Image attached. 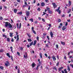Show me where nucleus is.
<instances>
[{
    "label": "nucleus",
    "instance_id": "f257e3e1",
    "mask_svg": "<svg viewBox=\"0 0 73 73\" xmlns=\"http://www.w3.org/2000/svg\"><path fill=\"white\" fill-rule=\"evenodd\" d=\"M5 27H7L8 26H9V28H12V25L10 23H8V22H5Z\"/></svg>",
    "mask_w": 73,
    "mask_h": 73
},
{
    "label": "nucleus",
    "instance_id": "f03ea898",
    "mask_svg": "<svg viewBox=\"0 0 73 73\" xmlns=\"http://www.w3.org/2000/svg\"><path fill=\"white\" fill-rule=\"evenodd\" d=\"M26 14L27 16H29V15H30V12L29 11H26Z\"/></svg>",
    "mask_w": 73,
    "mask_h": 73
},
{
    "label": "nucleus",
    "instance_id": "7ed1b4c3",
    "mask_svg": "<svg viewBox=\"0 0 73 73\" xmlns=\"http://www.w3.org/2000/svg\"><path fill=\"white\" fill-rule=\"evenodd\" d=\"M52 5H53V7L54 8H56V7H57V5H56V3H52Z\"/></svg>",
    "mask_w": 73,
    "mask_h": 73
},
{
    "label": "nucleus",
    "instance_id": "20e7f679",
    "mask_svg": "<svg viewBox=\"0 0 73 73\" xmlns=\"http://www.w3.org/2000/svg\"><path fill=\"white\" fill-rule=\"evenodd\" d=\"M50 35L51 37V38L53 37V35L54 34H53V33L52 31H50Z\"/></svg>",
    "mask_w": 73,
    "mask_h": 73
},
{
    "label": "nucleus",
    "instance_id": "39448f33",
    "mask_svg": "<svg viewBox=\"0 0 73 73\" xmlns=\"http://www.w3.org/2000/svg\"><path fill=\"white\" fill-rule=\"evenodd\" d=\"M52 58L54 61H56V57L55 56H52Z\"/></svg>",
    "mask_w": 73,
    "mask_h": 73
},
{
    "label": "nucleus",
    "instance_id": "423d86ee",
    "mask_svg": "<svg viewBox=\"0 0 73 73\" xmlns=\"http://www.w3.org/2000/svg\"><path fill=\"white\" fill-rule=\"evenodd\" d=\"M66 29V28L65 26H63L62 29V31H65V30Z\"/></svg>",
    "mask_w": 73,
    "mask_h": 73
},
{
    "label": "nucleus",
    "instance_id": "0eeeda50",
    "mask_svg": "<svg viewBox=\"0 0 73 73\" xmlns=\"http://www.w3.org/2000/svg\"><path fill=\"white\" fill-rule=\"evenodd\" d=\"M36 64H35V63H33L32 64V66L33 68H35V66H36Z\"/></svg>",
    "mask_w": 73,
    "mask_h": 73
},
{
    "label": "nucleus",
    "instance_id": "6e6552de",
    "mask_svg": "<svg viewBox=\"0 0 73 73\" xmlns=\"http://www.w3.org/2000/svg\"><path fill=\"white\" fill-rule=\"evenodd\" d=\"M68 7H70L71 5H72V2H71V1H68Z\"/></svg>",
    "mask_w": 73,
    "mask_h": 73
},
{
    "label": "nucleus",
    "instance_id": "1a4fd4ad",
    "mask_svg": "<svg viewBox=\"0 0 73 73\" xmlns=\"http://www.w3.org/2000/svg\"><path fill=\"white\" fill-rule=\"evenodd\" d=\"M41 6L42 7H44V6L45 5V4L44 3L42 2L41 3Z\"/></svg>",
    "mask_w": 73,
    "mask_h": 73
},
{
    "label": "nucleus",
    "instance_id": "9d476101",
    "mask_svg": "<svg viewBox=\"0 0 73 73\" xmlns=\"http://www.w3.org/2000/svg\"><path fill=\"white\" fill-rule=\"evenodd\" d=\"M62 69H63V67H61L59 68L58 69L59 72H60Z\"/></svg>",
    "mask_w": 73,
    "mask_h": 73
},
{
    "label": "nucleus",
    "instance_id": "9b49d317",
    "mask_svg": "<svg viewBox=\"0 0 73 73\" xmlns=\"http://www.w3.org/2000/svg\"><path fill=\"white\" fill-rule=\"evenodd\" d=\"M17 12V9H14V12L15 13H16Z\"/></svg>",
    "mask_w": 73,
    "mask_h": 73
},
{
    "label": "nucleus",
    "instance_id": "f8f14e48",
    "mask_svg": "<svg viewBox=\"0 0 73 73\" xmlns=\"http://www.w3.org/2000/svg\"><path fill=\"white\" fill-rule=\"evenodd\" d=\"M61 42L62 45H65V42H64L62 41H61Z\"/></svg>",
    "mask_w": 73,
    "mask_h": 73
},
{
    "label": "nucleus",
    "instance_id": "ddd939ff",
    "mask_svg": "<svg viewBox=\"0 0 73 73\" xmlns=\"http://www.w3.org/2000/svg\"><path fill=\"white\" fill-rule=\"evenodd\" d=\"M19 35H17V41H18L19 40Z\"/></svg>",
    "mask_w": 73,
    "mask_h": 73
},
{
    "label": "nucleus",
    "instance_id": "4468645a",
    "mask_svg": "<svg viewBox=\"0 0 73 73\" xmlns=\"http://www.w3.org/2000/svg\"><path fill=\"white\" fill-rule=\"evenodd\" d=\"M7 56L9 57V58H11V56H10V54L9 53H7L6 54Z\"/></svg>",
    "mask_w": 73,
    "mask_h": 73
},
{
    "label": "nucleus",
    "instance_id": "2eb2a0df",
    "mask_svg": "<svg viewBox=\"0 0 73 73\" xmlns=\"http://www.w3.org/2000/svg\"><path fill=\"white\" fill-rule=\"evenodd\" d=\"M67 69L68 71H70V67H69V66H67Z\"/></svg>",
    "mask_w": 73,
    "mask_h": 73
},
{
    "label": "nucleus",
    "instance_id": "dca6fc26",
    "mask_svg": "<svg viewBox=\"0 0 73 73\" xmlns=\"http://www.w3.org/2000/svg\"><path fill=\"white\" fill-rule=\"evenodd\" d=\"M10 48L11 49V52L13 53V49H12L13 48V47H12V46H11L10 47Z\"/></svg>",
    "mask_w": 73,
    "mask_h": 73
},
{
    "label": "nucleus",
    "instance_id": "f3484780",
    "mask_svg": "<svg viewBox=\"0 0 73 73\" xmlns=\"http://www.w3.org/2000/svg\"><path fill=\"white\" fill-rule=\"evenodd\" d=\"M22 14H23V13H22V12L21 11L18 13H17V15H19V14L21 15H22Z\"/></svg>",
    "mask_w": 73,
    "mask_h": 73
},
{
    "label": "nucleus",
    "instance_id": "a211bd4d",
    "mask_svg": "<svg viewBox=\"0 0 73 73\" xmlns=\"http://www.w3.org/2000/svg\"><path fill=\"white\" fill-rule=\"evenodd\" d=\"M7 42H10V38H7Z\"/></svg>",
    "mask_w": 73,
    "mask_h": 73
},
{
    "label": "nucleus",
    "instance_id": "6ab92c4d",
    "mask_svg": "<svg viewBox=\"0 0 73 73\" xmlns=\"http://www.w3.org/2000/svg\"><path fill=\"white\" fill-rule=\"evenodd\" d=\"M36 42H37V41H36V40H35L34 42L33 45H34V46H35V45H36Z\"/></svg>",
    "mask_w": 73,
    "mask_h": 73
},
{
    "label": "nucleus",
    "instance_id": "aec40b11",
    "mask_svg": "<svg viewBox=\"0 0 73 73\" xmlns=\"http://www.w3.org/2000/svg\"><path fill=\"white\" fill-rule=\"evenodd\" d=\"M28 42H31L32 41V39H31L29 38L27 39Z\"/></svg>",
    "mask_w": 73,
    "mask_h": 73
},
{
    "label": "nucleus",
    "instance_id": "412c9836",
    "mask_svg": "<svg viewBox=\"0 0 73 73\" xmlns=\"http://www.w3.org/2000/svg\"><path fill=\"white\" fill-rule=\"evenodd\" d=\"M63 70L65 72V73H68V72L66 70V69H65Z\"/></svg>",
    "mask_w": 73,
    "mask_h": 73
},
{
    "label": "nucleus",
    "instance_id": "4be33fe9",
    "mask_svg": "<svg viewBox=\"0 0 73 73\" xmlns=\"http://www.w3.org/2000/svg\"><path fill=\"white\" fill-rule=\"evenodd\" d=\"M71 11L72 10L71 9H69L68 11V12H67L68 13H70V12H71Z\"/></svg>",
    "mask_w": 73,
    "mask_h": 73
},
{
    "label": "nucleus",
    "instance_id": "5701e85b",
    "mask_svg": "<svg viewBox=\"0 0 73 73\" xmlns=\"http://www.w3.org/2000/svg\"><path fill=\"white\" fill-rule=\"evenodd\" d=\"M3 37H5L6 38H7V36H6V35H3Z\"/></svg>",
    "mask_w": 73,
    "mask_h": 73
},
{
    "label": "nucleus",
    "instance_id": "b1692460",
    "mask_svg": "<svg viewBox=\"0 0 73 73\" xmlns=\"http://www.w3.org/2000/svg\"><path fill=\"white\" fill-rule=\"evenodd\" d=\"M48 13L50 14H52V11H51L49 10V11H48Z\"/></svg>",
    "mask_w": 73,
    "mask_h": 73
},
{
    "label": "nucleus",
    "instance_id": "393cba45",
    "mask_svg": "<svg viewBox=\"0 0 73 73\" xmlns=\"http://www.w3.org/2000/svg\"><path fill=\"white\" fill-rule=\"evenodd\" d=\"M26 56H25V55L24 54V56H23L24 58H27V54H26Z\"/></svg>",
    "mask_w": 73,
    "mask_h": 73
},
{
    "label": "nucleus",
    "instance_id": "a878e982",
    "mask_svg": "<svg viewBox=\"0 0 73 73\" xmlns=\"http://www.w3.org/2000/svg\"><path fill=\"white\" fill-rule=\"evenodd\" d=\"M10 37H12V36H13V33H10Z\"/></svg>",
    "mask_w": 73,
    "mask_h": 73
},
{
    "label": "nucleus",
    "instance_id": "bb28decb",
    "mask_svg": "<svg viewBox=\"0 0 73 73\" xmlns=\"http://www.w3.org/2000/svg\"><path fill=\"white\" fill-rule=\"evenodd\" d=\"M59 9H60V7H58V8L56 10V11L58 12L60 10Z\"/></svg>",
    "mask_w": 73,
    "mask_h": 73
},
{
    "label": "nucleus",
    "instance_id": "cd10ccee",
    "mask_svg": "<svg viewBox=\"0 0 73 73\" xmlns=\"http://www.w3.org/2000/svg\"><path fill=\"white\" fill-rule=\"evenodd\" d=\"M0 68L1 70H3L4 69V67H3V66H0Z\"/></svg>",
    "mask_w": 73,
    "mask_h": 73
},
{
    "label": "nucleus",
    "instance_id": "c85d7f7f",
    "mask_svg": "<svg viewBox=\"0 0 73 73\" xmlns=\"http://www.w3.org/2000/svg\"><path fill=\"white\" fill-rule=\"evenodd\" d=\"M39 55L40 56V57L41 58H42V54H41V53H40Z\"/></svg>",
    "mask_w": 73,
    "mask_h": 73
},
{
    "label": "nucleus",
    "instance_id": "c756f323",
    "mask_svg": "<svg viewBox=\"0 0 73 73\" xmlns=\"http://www.w3.org/2000/svg\"><path fill=\"white\" fill-rule=\"evenodd\" d=\"M46 8L47 9V11H50V8H49L48 7H46Z\"/></svg>",
    "mask_w": 73,
    "mask_h": 73
},
{
    "label": "nucleus",
    "instance_id": "7c9ffc66",
    "mask_svg": "<svg viewBox=\"0 0 73 73\" xmlns=\"http://www.w3.org/2000/svg\"><path fill=\"white\" fill-rule=\"evenodd\" d=\"M53 69H54V70H55L56 71H57V68H56L55 67H53Z\"/></svg>",
    "mask_w": 73,
    "mask_h": 73
},
{
    "label": "nucleus",
    "instance_id": "2f4dec72",
    "mask_svg": "<svg viewBox=\"0 0 73 73\" xmlns=\"http://www.w3.org/2000/svg\"><path fill=\"white\" fill-rule=\"evenodd\" d=\"M3 20V18L1 16L0 17V20Z\"/></svg>",
    "mask_w": 73,
    "mask_h": 73
},
{
    "label": "nucleus",
    "instance_id": "473e14b6",
    "mask_svg": "<svg viewBox=\"0 0 73 73\" xmlns=\"http://www.w3.org/2000/svg\"><path fill=\"white\" fill-rule=\"evenodd\" d=\"M33 42H31L30 44V46H31V45H33Z\"/></svg>",
    "mask_w": 73,
    "mask_h": 73
},
{
    "label": "nucleus",
    "instance_id": "72a5a7b5",
    "mask_svg": "<svg viewBox=\"0 0 73 73\" xmlns=\"http://www.w3.org/2000/svg\"><path fill=\"white\" fill-rule=\"evenodd\" d=\"M21 23H20L19 24V29H20V28H21Z\"/></svg>",
    "mask_w": 73,
    "mask_h": 73
},
{
    "label": "nucleus",
    "instance_id": "f704fd0d",
    "mask_svg": "<svg viewBox=\"0 0 73 73\" xmlns=\"http://www.w3.org/2000/svg\"><path fill=\"white\" fill-rule=\"evenodd\" d=\"M56 49H58V44H56Z\"/></svg>",
    "mask_w": 73,
    "mask_h": 73
},
{
    "label": "nucleus",
    "instance_id": "c9c22d12",
    "mask_svg": "<svg viewBox=\"0 0 73 73\" xmlns=\"http://www.w3.org/2000/svg\"><path fill=\"white\" fill-rule=\"evenodd\" d=\"M61 21V20L60 19H59L58 21V23H60Z\"/></svg>",
    "mask_w": 73,
    "mask_h": 73
},
{
    "label": "nucleus",
    "instance_id": "e433bc0d",
    "mask_svg": "<svg viewBox=\"0 0 73 73\" xmlns=\"http://www.w3.org/2000/svg\"><path fill=\"white\" fill-rule=\"evenodd\" d=\"M46 46L47 48H49V46H48V43L46 44Z\"/></svg>",
    "mask_w": 73,
    "mask_h": 73
},
{
    "label": "nucleus",
    "instance_id": "4c0bfd02",
    "mask_svg": "<svg viewBox=\"0 0 73 73\" xmlns=\"http://www.w3.org/2000/svg\"><path fill=\"white\" fill-rule=\"evenodd\" d=\"M32 31H33V32L35 34V35H36V31H35V30H33Z\"/></svg>",
    "mask_w": 73,
    "mask_h": 73
},
{
    "label": "nucleus",
    "instance_id": "58836bf2",
    "mask_svg": "<svg viewBox=\"0 0 73 73\" xmlns=\"http://www.w3.org/2000/svg\"><path fill=\"white\" fill-rule=\"evenodd\" d=\"M37 10L38 11H41V9H40V8H38L37 9Z\"/></svg>",
    "mask_w": 73,
    "mask_h": 73
},
{
    "label": "nucleus",
    "instance_id": "ea45409f",
    "mask_svg": "<svg viewBox=\"0 0 73 73\" xmlns=\"http://www.w3.org/2000/svg\"><path fill=\"white\" fill-rule=\"evenodd\" d=\"M47 38H48V40H50V39L49 38V36H47Z\"/></svg>",
    "mask_w": 73,
    "mask_h": 73
},
{
    "label": "nucleus",
    "instance_id": "a19ab883",
    "mask_svg": "<svg viewBox=\"0 0 73 73\" xmlns=\"http://www.w3.org/2000/svg\"><path fill=\"white\" fill-rule=\"evenodd\" d=\"M39 66H40L39 65L37 66H36V69L37 70H38V67H39Z\"/></svg>",
    "mask_w": 73,
    "mask_h": 73
},
{
    "label": "nucleus",
    "instance_id": "79ce46f5",
    "mask_svg": "<svg viewBox=\"0 0 73 73\" xmlns=\"http://www.w3.org/2000/svg\"><path fill=\"white\" fill-rule=\"evenodd\" d=\"M36 39L38 41H39V37L38 36H37L36 37Z\"/></svg>",
    "mask_w": 73,
    "mask_h": 73
},
{
    "label": "nucleus",
    "instance_id": "37998d69",
    "mask_svg": "<svg viewBox=\"0 0 73 73\" xmlns=\"http://www.w3.org/2000/svg\"><path fill=\"white\" fill-rule=\"evenodd\" d=\"M3 52V49H1L0 50V52L2 53V52Z\"/></svg>",
    "mask_w": 73,
    "mask_h": 73
},
{
    "label": "nucleus",
    "instance_id": "c03bdc74",
    "mask_svg": "<svg viewBox=\"0 0 73 73\" xmlns=\"http://www.w3.org/2000/svg\"><path fill=\"white\" fill-rule=\"evenodd\" d=\"M29 20L31 21L32 22H33V19H29Z\"/></svg>",
    "mask_w": 73,
    "mask_h": 73
},
{
    "label": "nucleus",
    "instance_id": "a18cd8bd",
    "mask_svg": "<svg viewBox=\"0 0 73 73\" xmlns=\"http://www.w3.org/2000/svg\"><path fill=\"white\" fill-rule=\"evenodd\" d=\"M27 35L29 38H31V35H29V34H27Z\"/></svg>",
    "mask_w": 73,
    "mask_h": 73
},
{
    "label": "nucleus",
    "instance_id": "49530a36",
    "mask_svg": "<svg viewBox=\"0 0 73 73\" xmlns=\"http://www.w3.org/2000/svg\"><path fill=\"white\" fill-rule=\"evenodd\" d=\"M59 65V62H58V63L56 64V66H58Z\"/></svg>",
    "mask_w": 73,
    "mask_h": 73
},
{
    "label": "nucleus",
    "instance_id": "de8ad7c7",
    "mask_svg": "<svg viewBox=\"0 0 73 73\" xmlns=\"http://www.w3.org/2000/svg\"><path fill=\"white\" fill-rule=\"evenodd\" d=\"M5 66H8V64L7 63H5Z\"/></svg>",
    "mask_w": 73,
    "mask_h": 73
},
{
    "label": "nucleus",
    "instance_id": "09e8293b",
    "mask_svg": "<svg viewBox=\"0 0 73 73\" xmlns=\"http://www.w3.org/2000/svg\"><path fill=\"white\" fill-rule=\"evenodd\" d=\"M45 68H46V70H49V68L47 66Z\"/></svg>",
    "mask_w": 73,
    "mask_h": 73
},
{
    "label": "nucleus",
    "instance_id": "8fccbe9b",
    "mask_svg": "<svg viewBox=\"0 0 73 73\" xmlns=\"http://www.w3.org/2000/svg\"><path fill=\"white\" fill-rule=\"evenodd\" d=\"M6 62L7 63L6 64H9V62H8V61H6Z\"/></svg>",
    "mask_w": 73,
    "mask_h": 73
},
{
    "label": "nucleus",
    "instance_id": "3c124183",
    "mask_svg": "<svg viewBox=\"0 0 73 73\" xmlns=\"http://www.w3.org/2000/svg\"><path fill=\"white\" fill-rule=\"evenodd\" d=\"M42 21H43V22H45V19H44L43 18H42Z\"/></svg>",
    "mask_w": 73,
    "mask_h": 73
},
{
    "label": "nucleus",
    "instance_id": "603ef678",
    "mask_svg": "<svg viewBox=\"0 0 73 73\" xmlns=\"http://www.w3.org/2000/svg\"><path fill=\"white\" fill-rule=\"evenodd\" d=\"M32 31H34V27H33L31 28Z\"/></svg>",
    "mask_w": 73,
    "mask_h": 73
},
{
    "label": "nucleus",
    "instance_id": "864d4df0",
    "mask_svg": "<svg viewBox=\"0 0 73 73\" xmlns=\"http://www.w3.org/2000/svg\"><path fill=\"white\" fill-rule=\"evenodd\" d=\"M46 3H48L49 2V0H45Z\"/></svg>",
    "mask_w": 73,
    "mask_h": 73
},
{
    "label": "nucleus",
    "instance_id": "5fc2aeb1",
    "mask_svg": "<svg viewBox=\"0 0 73 73\" xmlns=\"http://www.w3.org/2000/svg\"><path fill=\"white\" fill-rule=\"evenodd\" d=\"M43 36H46V34L45 33H44L43 34Z\"/></svg>",
    "mask_w": 73,
    "mask_h": 73
},
{
    "label": "nucleus",
    "instance_id": "6e6d98bb",
    "mask_svg": "<svg viewBox=\"0 0 73 73\" xmlns=\"http://www.w3.org/2000/svg\"><path fill=\"white\" fill-rule=\"evenodd\" d=\"M70 66H71L72 68H73V64H70Z\"/></svg>",
    "mask_w": 73,
    "mask_h": 73
},
{
    "label": "nucleus",
    "instance_id": "4d7b16f0",
    "mask_svg": "<svg viewBox=\"0 0 73 73\" xmlns=\"http://www.w3.org/2000/svg\"><path fill=\"white\" fill-rule=\"evenodd\" d=\"M59 14H60L61 13V10H59L58 12Z\"/></svg>",
    "mask_w": 73,
    "mask_h": 73
},
{
    "label": "nucleus",
    "instance_id": "13d9d810",
    "mask_svg": "<svg viewBox=\"0 0 73 73\" xmlns=\"http://www.w3.org/2000/svg\"><path fill=\"white\" fill-rule=\"evenodd\" d=\"M44 55L45 56H46V57H48V55L46 54H45Z\"/></svg>",
    "mask_w": 73,
    "mask_h": 73
},
{
    "label": "nucleus",
    "instance_id": "bf43d9fd",
    "mask_svg": "<svg viewBox=\"0 0 73 73\" xmlns=\"http://www.w3.org/2000/svg\"><path fill=\"white\" fill-rule=\"evenodd\" d=\"M64 58L65 59V60H66V55L64 56Z\"/></svg>",
    "mask_w": 73,
    "mask_h": 73
},
{
    "label": "nucleus",
    "instance_id": "052dcab7",
    "mask_svg": "<svg viewBox=\"0 0 73 73\" xmlns=\"http://www.w3.org/2000/svg\"><path fill=\"white\" fill-rule=\"evenodd\" d=\"M43 14L42 15V16H43V15H45L46 14V13L44 12H43Z\"/></svg>",
    "mask_w": 73,
    "mask_h": 73
},
{
    "label": "nucleus",
    "instance_id": "680f3d73",
    "mask_svg": "<svg viewBox=\"0 0 73 73\" xmlns=\"http://www.w3.org/2000/svg\"><path fill=\"white\" fill-rule=\"evenodd\" d=\"M17 54L18 55V56H20V52H17Z\"/></svg>",
    "mask_w": 73,
    "mask_h": 73
},
{
    "label": "nucleus",
    "instance_id": "e2e57ef3",
    "mask_svg": "<svg viewBox=\"0 0 73 73\" xmlns=\"http://www.w3.org/2000/svg\"><path fill=\"white\" fill-rule=\"evenodd\" d=\"M48 26L49 27H51V26H52V25H51V24H49Z\"/></svg>",
    "mask_w": 73,
    "mask_h": 73
},
{
    "label": "nucleus",
    "instance_id": "0e129e2a",
    "mask_svg": "<svg viewBox=\"0 0 73 73\" xmlns=\"http://www.w3.org/2000/svg\"><path fill=\"white\" fill-rule=\"evenodd\" d=\"M65 25V26H67L68 25V22L66 23Z\"/></svg>",
    "mask_w": 73,
    "mask_h": 73
},
{
    "label": "nucleus",
    "instance_id": "69168bd1",
    "mask_svg": "<svg viewBox=\"0 0 73 73\" xmlns=\"http://www.w3.org/2000/svg\"><path fill=\"white\" fill-rule=\"evenodd\" d=\"M30 9H31V6H29L28 8V10H30Z\"/></svg>",
    "mask_w": 73,
    "mask_h": 73
},
{
    "label": "nucleus",
    "instance_id": "338daca9",
    "mask_svg": "<svg viewBox=\"0 0 73 73\" xmlns=\"http://www.w3.org/2000/svg\"><path fill=\"white\" fill-rule=\"evenodd\" d=\"M18 73H20V70H19V69H18V70L17 71Z\"/></svg>",
    "mask_w": 73,
    "mask_h": 73
},
{
    "label": "nucleus",
    "instance_id": "774afa93",
    "mask_svg": "<svg viewBox=\"0 0 73 73\" xmlns=\"http://www.w3.org/2000/svg\"><path fill=\"white\" fill-rule=\"evenodd\" d=\"M17 1L18 3L20 2V0H17Z\"/></svg>",
    "mask_w": 73,
    "mask_h": 73
}]
</instances>
